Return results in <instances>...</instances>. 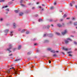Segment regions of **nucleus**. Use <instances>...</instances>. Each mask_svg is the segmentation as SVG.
Returning a JSON list of instances; mask_svg holds the SVG:
<instances>
[{"instance_id":"obj_1","label":"nucleus","mask_w":77,"mask_h":77,"mask_svg":"<svg viewBox=\"0 0 77 77\" xmlns=\"http://www.w3.org/2000/svg\"><path fill=\"white\" fill-rule=\"evenodd\" d=\"M8 47L9 48H8L7 49V51H9V52L11 53V51H10V50H11V49L12 48V45H9L8 46Z\"/></svg>"},{"instance_id":"obj_2","label":"nucleus","mask_w":77,"mask_h":77,"mask_svg":"<svg viewBox=\"0 0 77 77\" xmlns=\"http://www.w3.org/2000/svg\"><path fill=\"white\" fill-rule=\"evenodd\" d=\"M66 32H67L66 30H65L64 32H62V33L63 35H65V34H66Z\"/></svg>"},{"instance_id":"obj_3","label":"nucleus","mask_w":77,"mask_h":77,"mask_svg":"<svg viewBox=\"0 0 77 77\" xmlns=\"http://www.w3.org/2000/svg\"><path fill=\"white\" fill-rule=\"evenodd\" d=\"M63 50H65V51H68V49L64 47H63Z\"/></svg>"},{"instance_id":"obj_4","label":"nucleus","mask_w":77,"mask_h":77,"mask_svg":"<svg viewBox=\"0 0 77 77\" xmlns=\"http://www.w3.org/2000/svg\"><path fill=\"white\" fill-rule=\"evenodd\" d=\"M9 32V30L8 29H6L4 31V32L5 33H8Z\"/></svg>"},{"instance_id":"obj_5","label":"nucleus","mask_w":77,"mask_h":77,"mask_svg":"<svg viewBox=\"0 0 77 77\" xmlns=\"http://www.w3.org/2000/svg\"><path fill=\"white\" fill-rule=\"evenodd\" d=\"M23 15V13L22 12H20L19 14L20 16H22V15Z\"/></svg>"},{"instance_id":"obj_6","label":"nucleus","mask_w":77,"mask_h":77,"mask_svg":"<svg viewBox=\"0 0 77 77\" xmlns=\"http://www.w3.org/2000/svg\"><path fill=\"white\" fill-rule=\"evenodd\" d=\"M57 26L59 27H62V25H61L60 24H57Z\"/></svg>"},{"instance_id":"obj_7","label":"nucleus","mask_w":77,"mask_h":77,"mask_svg":"<svg viewBox=\"0 0 77 77\" xmlns=\"http://www.w3.org/2000/svg\"><path fill=\"white\" fill-rule=\"evenodd\" d=\"M8 74H9L10 73V69L8 70V71L6 72Z\"/></svg>"},{"instance_id":"obj_8","label":"nucleus","mask_w":77,"mask_h":77,"mask_svg":"<svg viewBox=\"0 0 77 77\" xmlns=\"http://www.w3.org/2000/svg\"><path fill=\"white\" fill-rule=\"evenodd\" d=\"M65 43L66 44H67L68 43V42H69L66 40L65 41Z\"/></svg>"},{"instance_id":"obj_9","label":"nucleus","mask_w":77,"mask_h":77,"mask_svg":"<svg viewBox=\"0 0 77 77\" xmlns=\"http://www.w3.org/2000/svg\"><path fill=\"white\" fill-rule=\"evenodd\" d=\"M21 46L19 45L18 48V50H20L21 48Z\"/></svg>"},{"instance_id":"obj_10","label":"nucleus","mask_w":77,"mask_h":77,"mask_svg":"<svg viewBox=\"0 0 77 77\" xmlns=\"http://www.w3.org/2000/svg\"><path fill=\"white\" fill-rule=\"evenodd\" d=\"M25 31L26 30L25 29H23L21 31V33H24V32H25Z\"/></svg>"},{"instance_id":"obj_11","label":"nucleus","mask_w":77,"mask_h":77,"mask_svg":"<svg viewBox=\"0 0 77 77\" xmlns=\"http://www.w3.org/2000/svg\"><path fill=\"white\" fill-rule=\"evenodd\" d=\"M42 21V19H40L38 20L39 22H40V21Z\"/></svg>"},{"instance_id":"obj_12","label":"nucleus","mask_w":77,"mask_h":77,"mask_svg":"<svg viewBox=\"0 0 77 77\" xmlns=\"http://www.w3.org/2000/svg\"><path fill=\"white\" fill-rule=\"evenodd\" d=\"M34 45L35 46H36V45H38V44L37 43H35L34 44Z\"/></svg>"},{"instance_id":"obj_13","label":"nucleus","mask_w":77,"mask_h":77,"mask_svg":"<svg viewBox=\"0 0 77 77\" xmlns=\"http://www.w3.org/2000/svg\"><path fill=\"white\" fill-rule=\"evenodd\" d=\"M15 74H17V71H15L14 72Z\"/></svg>"},{"instance_id":"obj_14","label":"nucleus","mask_w":77,"mask_h":77,"mask_svg":"<svg viewBox=\"0 0 77 77\" xmlns=\"http://www.w3.org/2000/svg\"><path fill=\"white\" fill-rule=\"evenodd\" d=\"M51 53H54L55 52L54 51H51Z\"/></svg>"},{"instance_id":"obj_15","label":"nucleus","mask_w":77,"mask_h":77,"mask_svg":"<svg viewBox=\"0 0 77 77\" xmlns=\"http://www.w3.org/2000/svg\"><path fill=\"white\" fill-rule=\"evenodd\" d=\"M72 53V51H70L69 52H67V53H68V54H69V53Z\"/></svg>"},{"instance_id":"obj_16","label":"nucleus","mask_w":77,"mask_h":77,"mask_svg":"<svg viewBox=\"0 0 77 77\" xmlns=\"http://www.w3.org/2000/svg\"><path fill=\"white\" fill-rule=\"evenodd\" d=\"M7 7H8V6H6L3 7H2V8H7Z\"/></svg>"},{"instance_id":"obj_17","label":"nucleus","mask_w":77,"mask_h":77,"mask_svg":"<svg viewBox=\"0 0 77 77\" xmlns=\"http://www.w3.org/2000/svg\"><path fill=\"white\" fill-rule=\"evenodd\" d=\"M67 40H69V41H72V40L70 38H67Z\"/></svg>"},{"instance_id":"obj_18","label":"nucleus","mask_w":77,"mask_h":77,"mask_svg":"<svg viewBox=\"0 0 77 77\" xmlns=\"http://www.w3.org/2000/svg\"><path fill=\"white\" fill-rule=\"evenodd\" d=\"M16 25V24H15V23H13V26H14V27H15Z\"/></svg>"},{"instance_id":"obj_19","label":"nucleus","mask_w":77,"mask_h":77,"mask_svg":"<svg viewBox=\"0 0 77 77\" xmlns=\"http://www.w3.org/2000/svg\"><path fill=\"white\" fill-rule=\"evenodd\" d=\"M15 12L16 13H18V11L17 10H15Z\"/></svg>"},{"instance_id":"obj_20","label":"nucleus","mask_w":77,"mask_h":77,"mask_svg":"<svg viewBox=\"0 0 77 77\" xmlns=\"http://www.w3.org/2000/svg\"><path fill=\"white\" fill-rule=\"evenodd\" d=\"M74 25H75V26H77V22H75L74 23Z\"/></svg>"},{"instance_id":"obj_21","label":"nucleus","mask_w":77,"mask_h":77,"mask_svg":"<svg viewBox=\"0 0 77 77\" xmlns=\"http://www.w3.org/2000/svg\"><path fill=\"white\" fill-rule=\"evenodd\" d=\"M56 33L57 35H60V34L59 33L56 32Z\"/></svg>"},{"instance_id":"obj_22","label":"nucleus","mask_w":77,"mask_h":77,"mask_svg":"<svg viewBox=\"0 0 77 77\" xmlns=\"http://www.w3.org/2000/svg\"><path fill=\"white\" fill-rule=\"evenodd\" d=\"M29 31H27L26 32V34H29Z\"/></svg>"},{"instance_id":"obj_23","label":"nucleus","mask_w":77,"mask_h":77,"mask_svg":"<svg viewBox=\"0 0 77 77\" xmlns=\"http://www.w3.org/2000/svg\"><path fill=\"white\" fill-rule=\"evenodd\" d=\"M69 56H70L71 57H72V55L71 54H69Z\"/></svg>"},{"instance_id":"obj_24","label":"nucleus","mask_w":77,"mask_h":77,"mask_svg":"<svg viewBox=\"0 0 77 77\" xmlns=\"http://www.w3.org/2000/svg\"><path fill=\"white\" fill-rule=\"evenodd\" d=\"M56 56H57L56 54H54L53 55V56H54V57H56Z\"/></svg>"},{"instance_id":"obj_25","label":"nucleus","mask_w":77,"mask_h":77,"mask_svg":"<svg viewBox=\"0 0 77 77\" xmlns=\"http://www.w3.org/2000/svg\"><path fill=\"white\" fill-rule=\"evenodd\" d=\"M20 60V59L16 60L15 61H18L19 60Z\"/></svg>"},{"instance_id":"obj_26","label":"nucleus","mask_w":77,"mask_h":77,"mask_svg":"<svg viewBox=\"0 0 77 77\" xmlns=\"http://www.w3.org/2000/svg\"><path fill=\"white\" fill-rule=\"evenodd\" d=\"M53 8H54L53 7H51V8L50 9H53Z\"/></svg>"},{"instance_id":"obj_27","label":"nucleus","mask_w":77,"mask_h":77,"mask_svg":"<svg viewBox=\"0 0 77 77\" xmlns=\"http://www.w3.org/2000/svg\"><path fill=\"white\" fill-rule=\"evenodd\" d=\"M72 22L70 21L69 22V24H72Z\"/></svg>"},{"instance_id":"obj_28","label":"nucleus","mask_w":77,"mask_h":77,"mask_svg":"<svg viewBox=\"0 0 77 77\" xmlns=\"http://www.w3.org/2000/svg\"><path fill=\"white\" fill-rule=\"evenodd\" d=\"M64 17H66V14H64L63 16Z\"/></svg>"},{"instance_id":"obj_29","label":"nucleus","mask_w":77,"mask_h":77,"mask_svg":"<svg viewBox=\"0 0 77 77\" xmlns=\"http://www.w3.org/2000/svg\"><path fill=\"white\" fill-rule=\"evenodd\" d=\"M51 61H50V60H49V63H51Z\"/></svg>"},{"instance_id":"obj_30","label":"nucleus","mask_w":77,"mask_h":77,"mask_svg":"<svg viewBox=\"0 0 77 77\" xmlns=\"http://www.w3.org/2000/svg\"><path fill=\"white\" fill-rule=\"evenodd\" d=\"M74 44H77V42H74Z\"/></svg>"},{"instance_id":"obj_31","label":"nucleus","mask_w":77,"mask_h":77,"mask_svg":"<svg viewBox=\"0 0 77 77\" xmlns=\"http://www.w3.org/2000/svg\"><path fill=\"white\" fill-rule=\"evenodd\" d=\"M16 50V48H13V51H15V50Z\"/></svg>"},{"instance_id":"obj_32","label":"nucleus","mask_w":77,"mask_h":77,"mask_svg":"<svg viewBox=\"0 0 77 77\" xmlns=\"http://www.w3.org/2000/svg\"><path fill=\"white\" fill-rule=\"evenodd\" d=\"M47 29H48L49 28H50V26H48L47 27Z\"/></svg>"},{"instance_id":"obj_33","label":"nucleus","mask_w":77,"mask_h":77,"mask_svg":"<svg viewBox=\"0 0 77 77\" xmlns=\"http://www.w3.org/2000/svg\"><path fill=\"white\" fill-rule=\"evenodd\" d=\"M6 11H9V9L7 8L6 9Z\"/></svg>"},{"instance_id":"obj_34","label":"nucleus","mask_w":77,"mask_h":77,"mask_svg":"<svg viewBox=\"0 0 77 77\" xmlns=\"http://www.w3.org/2000/svg\"><path fill=\"white\" fill-rule=\"evenodd\" d=\"M23 0H21L20 2V3H22V2H23Z\"/></svg>"},{"instance_id":"obj_35","label":"nucleus","mask_w":77,"mask_h":77,"mask_svg":"<svg viewBox=\"0 0 77 77\" xmlns=\"http://www.w3.org/2000/svg\"><path fill=\"white\" fill-rule=\"evenodd\" d=\"M70 6H72V4H70Z\"/></svg>"},{"instance_id":"obj_36","label":"nucleus","mask_w":77,"mask_h":77,"mask_svg":"<svg viewBox=\"0 0 77 77\" xmlns=\"http://www.w3.org/2000/svg\"><path fill=\"white\" fill-rule=\"evenodd\" d=\"M61 53H62L63 54V55H65V53H64V52H62Z\"/></svg>"},{"instance_id":"obj_37","label":"nucleus","mask_w":77,"mask_h":77,"mask_svg":"<svg viewBox=\"0 0 77 77\" xmlns=\"http://www.w3.org/2000/svg\"><path fill=\"white\" fill-rule=\"evenodd\" d=\"M10 35H11V36H13V34H10Z\"/></svg>"},{"instance_id":"obj_38","label":"nucleus","mask_w":77,"mask_h":77,"mask_svg":"<svg viewBox=\"0 0 77 77\" xmlns=\"http://www.w3.org/2000/svg\"><path fill=\"white\" fill-rule=\"evenodd\" d=\"M3 2V1L2 0H0V2Z\"/></svg>"},{"instance_id":"obj_39","label":"nucleus","mask_w":77,"mask_h":77,"mask_svg":"<svg viewBox=\"0 0 77 77\" xmlns=\"http://www.w3.org/2000/svg\"><path fill=\"white\" fill-rule=\"evenodd\" d=\"M69 19H70V18L68 17L67 18V20H69Z\"/></svg>"},{"instance_id":"obj_40","label":"nucleus","mask_w":77,"mask_h":77,"mask_svg":"<svg viewBox=\"0 0 77 77\" xmlns=\"http://www.w3.org/2000/svg\"><path fill=\"white\" fill-rule=\"evenodd\" d=\"M54 5H56V2H54Z\"/></svg>"},{"instance_id":"obj_41","label":"nucleus","mask_w":77,"mask_h":77,"mask_svg":"<svg viewBox=\"0 0 77 77\" xmlns=\"http://www.w3.org/2000/svg\"><path fill=\"white\" fill-rule=\"evenodd\" d=\"M9 56H12V54H11L9 55Z\"/></svg>"},{"instance_id":"obj_42","label":"nucleus","mask_w":77,"mask_h":77,"mask_svg":"<svg viewBox=\"0 0 77 77\" xmlns=\"http://www.w3.org/2000/svg\"><path fill=\"white\" fill-rule=\"evenodd\" d=\"M14 69V67H12V68H10V69Z\"/></svg>"},{"instance_id":"obj_43","label":"nucleus","mask_w":77,"mask_h":77,"mask_svg":"<svg viewBox=\"0 0 77 77\" xmlns=\"http://www.w3.org/2000/svg\"><path fill=\"white\" fill-rule=\"evenodd\" d=\"M72 3H75V2H74V1H73L72 2Z\"/></svg>"},{"instance_id":"obj_44","label":"nucleus","mask_w":77,"mask_h":77,"mask_svg":"<svg viewBox=\"0 0 77 77\" xmlns=\"http://www.w3.org/2000/svg\"><path fill=\"white\" fill-rule=\"evenodd\" d=\"M45 36H46V34H44V37H45Z\"/></svg>"},{"instance_id":"obj_45","label":"nucleus","mask_w":77,"mask_h":77,"mask_svg":"<svg viewBox=\"0 0 77 77\" xmlns=\"http://www.w3.org/2000/svg\"><path fill=\"white\" fill-rule=\"evenodd\" d=\"M2 20H3V19L1 18L0 19V21H2Z\"/></svg>"},{"instance_id":"obj_46","label":"nucleus","mask_w":77,"mask_h":77,"mask_svg":"<svg viewBox=\"0 0 77 77\" xmlns=\"http://www.w3.org/2000/svg\"><path fill=\"white\" fill-rule=\"evenodd\" d=\"M62 26H64V23H62Z\"/></svg>"},{"instance_id":"obj_47","label":"nucleus","mask_w":77,"mask_h":77,"mask_svg":"<svg viewBox=\"0 0 77 77\" xmlns=\"http://www.w3.org/2000/svg\"><path fill=\"white\" fill-rule=\"evenodd\" d=\"M48 50L50 51V50H51V49H48Z\"/></svg>"},{"instance_id":"obj_48","label":"nucleus","mask_w":77,"mask_h":77,"mask_svg":"<svg viewBox=\"0 0 77 77\" xmlns=\"http://www.w3.org/2000/svg\"><path fill=\"white\" fill-rule=\"evenodd\" d=\"M32 9H35V7H33V8H32Z\"/></svg>"},{"instance_id":"obj_49","label":"nucleus","mask_w":77,"mask_h":77,"mask_svg":"<svg viewBox=\"0 0 77 77\" xmlns=\"http://www.w3.org/2000/svg\"><path fill=\"white\" fill-rule=\"evenodd\" d=\"M72 19V20H75V18H74V17H73Z\"/></svg>"},{"instance_id":"obj_50","label":"nucleus","mask_w":77,"mask_h":77,"mask_svg":"<svg viewBox=\"0 0 77 77\" xmlns=\"http://www.w3.org/2000/svg\"><path fill=\"white\" fill-rule=\"evenodd\" d=\"M20 30H21V29H19V31H20Z\"/></svg>"},{"instance_id":"obj_51","label":"nucleus","mask_w":77,"mask_h":77,"mask_svg":"<svg viewBox=\"0 0 77 77\" xmlns=\"http://www.w3.org/2000/svg\"><path fill=\"white\" fill-rule=\"evenodd\" d=\"M56 52L57 53H58V52H59V51H56Z\"/></svg>"},{"instance_id":"obj_52","label":"nucleus","mask_w":77,"mask_h":77,"mask_svg":"<svg viewBox=\"0 0 77 77\" xmlns=\"http://www.w3.org/2000/svg\"><path fill=\"white\" fill-rule=\"evenodd\" d=\"M75 7L76 8H77V5H75Z\"/></svg>"},{"instance_id":"obj_53","label":"nucleus","mask_w":77,"mask_h":77,"mask_svg":"<svg viewBox=\"0 0 77 77\" xmlns=\"http://www.w3.org/2000/svg\"><path fill=\"white\" fill-rule=\"evenodd\" d=\"M35 40H36V39L35 38H34V39H33V41H35Z\"/></svg>"},{"instance_id":"obj_54","label":"nucleus","mask_w":77,"mask_h":77,"mask_svg":"<svg viewBox=\"0 0 77 77\" xmlns=\"http://www.w3.org/2000/svg\"><path fill=\"white\" fill-rule=\"evenodd\" d=\"M42 6H45V5H44V4H42Z\"/></svg>"},{"instance_id":"obj_55","label":"nucleus","mask_w":77,"mask_h":77,"mask_svg":"<svg viewBox=\"0 0 77 77\" xmlns=\"http://www.w3.org/2000/svg\"><path fill=\"white\" fill-rule=\"evenodd\" d=\"M62 19H61L60 20V21H62Z\"/></svg>"},{"instance_id":"obj_56","label":"nucleus","mask_w":77,"mask_h":77,"mask_svg":"<svg viewBox=\"0 0 77 77\" xmlns=\"http://www.w3.org/2000/svg\"><path fill=\"white\" fill-rule=\"evenodd\" d=\"M39 8H41V7L39 6Z\"/></svg>"},{"instance_id":"obj_57","label":"nucleus","mask_w":77,"mask_h":77,"mask_svg":"<svg viewBox=\"0 0 77 77\" xmlns=\"http://www.w3.org/2000/svg\"><path fill=\"white\" fill-rule=\"evenodd\" d=\"M51 26H52V27H53V24H51Z\"/></svg>"},{"instance_id":"obj_58","label":"nucleus","mask_w":77,"mask_h":77,"mask_svg":"<svg viewBox=\"0 0 77 77\" xmlns=\"http://www.w3.org/2000/svg\"><path fill=\"white\" fill-rule=\"evenodd\" d=\"M11 33H13V32H11Z\"/></svg>"},{"instance_id":"obj_59","label":"nucleus","mask_w":77,"mask_h":77,"mask_svg":"<svg viewBox=\"0 0 77 77\" xmlns=\"http://www.w3.org/2000/svg\"><path fill=\"white\" fill-rule=\"evenodd\" d=\"M39 3V2H37V4L38 5V4Z\"/></svg>"},{"instance_id":"obj_60","label":"nucleus","mask_w":77,"mask_h":77,"mask_svg":"<svg viewBox=\"0 0 77 77\" xmlns=\"http://www.w3.org/2000/svg\"><path fill=\"white\" fill-rule=\"evenodd\" d=\"M42 11H43V10H44V9H42Z\"/></svg>"},{"instance_id":"obj_61","label":"nucleus","mask_w":77,"mask_h":77,"mask_svg":"<svg viewBox=\"0 0 77 77\" xmlns=\"http://www.w3.org/2000/svg\"><path fill=\"white\" fill-rule=\"evenodd\" d=\"M21 5L22 6H23V4H21Z\"/></svg>"},{"instance_id":"obj_62","label":"nucleus","mask_w":77,"mask_h":77,"mask_svg":"<svg viewBox=\"0 0 77 77\" xmlns=\"http://www.w3.org/2000/svg\"><path fill=\"white\" fill-rule=\"evenodd\" d=\"M52 21V20H50V21Z\"/></svg>"},{"instance_id":"obj_63","label":"nucleus","mask_w":77,"mask_h":77,"mask_svg":"<svg viewBox=\"0 0 77 77\" xmlns=\"http://www.w3.org/2000/svg\"><path fill=\"white\" fill-rule=\"evenodd\" d=\"M9 77H12L11 76H9Z\"/></svg>"},{"instance_id":"obj_64","label":"nucleus","mask_w":77,"mask_h":77,"mask_svg":"<svg viewBox=\"0 0 77 77\" xmlns=\"http://www.w3.org/2000/svg\"><path fill=\"white\" fill-rule=\"evenodd\" d=\"M76 29H77V27H76Z\"/></svg>"}]
</instances>
